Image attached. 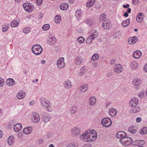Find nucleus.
Instances as JSON below:
<instances>
[{
  "instance_id": "30",
  "label": "nucleus",
  "mask_w": 147,
  "mask_h": 147,
  "mask_svg": "<svg viewBox=\"0 0 147 147\" xmlns=\"http://www.w3.org/2000/svg\"><path fill=\"white\" fill-rule=\"evenodd\" d=\"M90 101L89 102V104L91 106H94L95 105L96 102V100L94 96H92L90 97L89 99Z\"/></svg>"
},
{
  "instance_id": "20",
  "label": "nucleus",
  "mask_w": 147,
  "mask_h": 147,
  "mask_svg": "<svg viewBox=\"0 0 147 147\" xmlns=\"http://www.w3.org/2000/svg\"><path fill=\"white\" fill-rule=\"evenodd\" d=\"M138 40L136 36L131 37L128 40V43L130 44H135Z\"/></svg>"
},
{
  "instance_id": "2",
  "label": "nucleus",
  "mask_w": 147,
  "mask_h": 147,
  "mask_svg": "<svg viewBox=\"0 0 147 147\" xmlns=\"http://www.w3.org/2000/svg\"><path fill=\"white\" fill-rule=\"evenodd\" d=\"M96 133V131L93 130L90 131V130H87L85 132V133L82 134L80 136V139H83L85 138L86 137H87V142H90V141H89V138H92V133Z\"/></svg>"
},
{
  "instance_id": "25",
  "label": "nucleus",
  "mask_w": 147,
  "mask_h": 147,
  "mask_svg": "<svg viewBox=\"0 0 147 147\" xmlns=\"http://www.w3.org/2000/svg\"><path fill=\"white\" fill-rule=\"evenodd\" d=\"M20 22L19 19L13 21L11 23L10 25L12 27H17Z\"/></svg>"
},
{
  "instance_id": "7",
  "label": "nucleus",
  "mask_w": 147,
  "mask_h": 147,
  "mask_svg": "<svg viewBox=\"0 0 147 147\" xmlns=\"http://www.w3.org/2000/svg\"><path fill=\"white\" fill-rule=\"evenodd\" d=\"M64 58L63 57H60L59 59L57 61V65L59 69H61L63 68L65 66L64 62Z\"/></svg>"
},
{
  "instance_id": "42",
  "label": "nucleus",
  "mask_w": 147,
  "mask_h": 147,
  "mask_svg": "<svg viewBox=\"0 0 147 147\" xmlns=\"http://www.w3.org/2000/svg\"><path fill=\"white\" fill-rule=\"evenodd\" d=\"M78 42L80 44L82 43L85 40V38L83 36L79 37L77 40Z\"/></svg>"
},
{
  "instance_id": "19",
  "label": "nucleus",
  "mask_w": 147,
  "mask_h": 147,
  "mask_svg": "<svg viewBox=\"0 0 147 147\" xmlns=\"http://www.w3.org/2000/svg\"><path fill=\"white\" fill-rule=\"evenodd\" d=\"M22 126L20 123H18L16 124L14 126L13 129L16 132H18L20 131L22 129Z\"/></svg>"
},
{
  "instance_id": "31",
  "label": "nucleus",
  "mask_w": 147,
  "mask_h": 147,
  "mask_svg": "<svg viewBox=\"0 0 147 147\" xmlns=\"http://www.w3.org/2000/svg\"><path fill=\"white\" fill-rule=\"evenodd\" d=\"M50 119V115L46 113L44 115V117L43 118V121L45 123H46L49 121Z\"/></svg>"
},
{
  "instance_id": "16",
  "label": "nucleus",
  "mask_w": 147,
  "mask_h": 147,
  "mask_svg": "<svg viewBox=\"0 0 147 147\" xmlns=\"http://www.w3.org/2000/svg\"><path fill=\"white\" fill-rule=\"evenodd\" d=\"M142 55V53L140 51L137 50L134 52L133 54V57L135 59H138L140 58Z\"/></svg>"
},
{
  "instance_id": "26",
  "label": "nucleus",
  "mask_w": 147,
  "mask_h": 147,
  "mask_svg": "<svg viewBox=\"0 0 147 147\" xmlns=\"http://www.w3.org/2000/svg\"><path fill=\"white\" fill-rule=\"evenodd\" d=\"M26 95V92L23 91L20 92L17 95V97L19 99L24 98Z\"/></svg>"
},
{
  "instance_id": "18",
  "label": "nucleus",
  "mask_w": 147,
  "mask_h": 147,
  "mask_svg": "<svg viewBox=\"0 0 147 147\" xmlns=\"http://www.w3.org/2000/svg\"><path fill=\"white\" fill-rule=\"evenodd\" d=\"M144 14L142 13H138L136 17V20L139 22H141L143 21Z\"/></svg>"
},
{
  "instance_id": "58",
  "label": "nucleus",
  "mask_w": 147,
  "mask_h": 147,
  "mask_svg": "<svg viewBox=\"0 0 147 147\" xmlns=\"http://www.w3.org/2000/svg\"><path fill=\"white\" fill-rule=\"evenodd\" d=\"M138 96L140 98H142L144 96V93L142 92H140L138 94Z\"/></svg>"
},
{
  "instance_id": "50",
  "label": "nucleus",
  "mask_w": 147,
  "mask_h": 147,
  "mask_svg": "<svg viewBox=\"0 0 147 147\" xmlns=\"http://www.w3.org/2000/svg\"><path fill=\"white\" fill-rule=\"evenodd\" d=\"M106 14L104 13L102 14L100 17V20L101 21H104L106 18Z\"/></svg>"
},
{
  "instance_id": "37",
  "label": "nucleus",
  "mask_w": 147,
  "mask_h": 147,
  "mask_svg": "<svg viewBox=\"0 0 147 147\" xmlns=\"http://www.w3.org/2000/svg\"><path fill=\"white\" fill-rule=\"evenodd\" d=\"M14 139L13 136L9 137L7 140V143L9 145H12L13 143Z\"/></svg>"
},
{
  "instance_id": "24",
  "label": "nucleus",
  "mask_w": 147,
  "mask_h": 147,
  "mask_svg": "<svg viewBox=\"0 0 147 147\" xmlns=\"http://www.w3.org/2000/svg\"><path fill=\"white\" fill-rule=\"evenodd\" d=\"M109 113L111 116H115L117 113V111L116 109L114 108H111L109 111Z\"/></svg>"
},
{
  "instance_id": "46",
  "label": "nucleus",
  "mask_w": 147,
  "mask_h": 147,
  "mask_svg": "<svg viewBox=\"0 0 147 147\" xmlns=\"http://www.w3.org/2000/svg\"><path fill=\"white\" fill-rule=\"evenodd\" d=\"M30 28L25 27L23 29V31L24 33L27 34L30 32Z\"/></svg>"
},
{
  "instance_id": "51",
  "label": "nucleus",
  "mask_w": 147,
  "mask_h": 147,
  "mask_svg": "<svg viewBox=\"0 0 147 147\" xmlns=\"http://www.w3.org/2000/svg\"><path fill=\"white\" fill-rule=\"evenodd\" d=\"M137 142L138 143V145H142L144 144L145 143L144 141L143 140H137Z\"/></svg>"
},
{
  "instance_id": "35",
  "label": "nucleus",
  "mask_w": 147,
  "mask_h": 147,
  "mask_svg": "<svg viewBox=\"0 0 147 147\" xmlns=\"http://www.w3.org/2000/svg\"><path fill=\"white\" fill-rule=\"evenodd\" d=\"M141 83L140 80L138 78L134 79L133 84L135 86H138Z\"/></svg>"
},
{
  "instance_id": "22",
  "label": "nucleus",
  "mask_w": 147,
  "mask_h": 147,
  "mask_svg": "<svg viewBox=\"0 0 147 147\" xmlns=\"http://www.w3.org/2000/svg\"><path fill=\"white\" fill-rule=\"evenodd\" d=\"M32 130V128L31 127H26L23 129V133L26 134H30Z\"/></svg>"
},
{
  "instance_id": "45",
  "label": "nucleus",
  "mask_w": 147,
  "mask_h": 147,
  "mask_svg": "<svg viewBox=\"0 0 147 147\" xmlns=\"http://www.w3.org/2000/svg\"><path fill=\"white\" fill-rule=\"evenodd\" d=\"M78 146V144L77 143L74 142L72 143L67 146V147H77Z\"/></svg>"
},
{
  "instance_id": "53",
  "label": "nucleus",
  "mask_w": 147,
  "mask_h": 147,
  "mask_svg": "<svg viewBox=\"0 0 147 147\" xmlns=\"http://www.w3.org/2000/svg\"><path fill=\"white\" fill-rule=\"evenodd\" d=\"M4 83V81L3 79L0 78V86H3Z\"/></svg>"
},
{
  "instance_id": "57",
  "label": "nucleus",
  "mask_w": 147,
  "mask_h": 147,
  "mask_svg": "<svg viewBox=\"0 0 147 147\" xmlns=\"http://www.w3.org/2000/svg\"><path fill=\"white\" fill-rule=\"evenodd\" d=\"M43 140L42 139L40 138L38 140V143L39 144H41L43 143Z\"/></svg>"
},
{
  "instance_id": "33",
  "label": "nucleus",
  "mask_w": 147,
  "mask_h": 147,
  "mask_svg": "<svg viewBox=\"0 0 147 147\" xmlns=\"http://www.w3.org/2000/svg\"><path fill=\"white\" fill-rule=\"evenodd\" d=\"M88 88V86L87 84H84L81 86L80 88V89L81 92H85Z\"/></svg>"
},
{
  "instance_id": "11",
  "label": "nucleus",
  "mask_w": 147,
  "mask_h": 147,
  "mask_svg": "<svg viewBox=\"0 0 147 147\" xmlns=\"http://www.w3.org/2000/svg\"><path fill=\"white\" fill-rule=\"evenodd\" d=\"M40 119V117L38 113H33L32 120L34 123H38L39 122Z\"/></svg>"
},
{
  "instance_id": "8",
  "label": "nucleus",
  "mask_w": 147,
  "mask_h": 147,
  "mask_svg": "<svg viewBox=\"0 0 147 147\" xmlns=\"http://www.w3.org/2000/svg\"><path fill=\"white\" fill-rule=\"evenodd\" d=\"M138 99L137 98H133L129 102V103L131 107H136L138 104Z\"/></svg>"
},
{
  "instance_id": "41",
  "label": "nucleus",
  "mask_w": 147,
  "mask_h": 147,
  "mask_svg": "<svg viewBox=\"0 0 147 147\" xmlns=\"http://www.w3.org/2000/svg\"><path fill=\"white\" fill-rule=\"evenodd\" d=\"M61 17L59 15H57L55 18V21L56 23L58 24L60 23L61 20Z\"/></svg>"
},
{
  "instance_id": "23",
  "label": "nucleus",
  "mask_w": 147,
  "mask_h": 147,
  "mask_svg": "<svg viewBox=\"0 0 147 147\" xmlns=\"http://www.w3.org/2000/svg\"><path fill=\"white\" fill-rule=\"evenodd\" d=\"M6 83L7 85L11 86L15 84V82L13 79L12 78H9L7 80Z\"/></svg>"
},
{
  "instance_id": "4",
  "label": "nucleus",
  "mask_w": 147,
  "mask_h": 147,
  "mask_svg": "<svg viewBox=\"0 0 147 147\" xmlns=\"http://www.w3.org/2000/svg\"><path fill=\"white\" fill-rule=\"evenodd\" d=\"M119 141L123 145L126 146L129 144L132 140L130 137L126 136L123 138L120 139Z\"/></svg>"
},
{
  "instance_id": "48",
  "label": "nucleus",
  "mask_w": 147,
  "mask_h": 147,
  "mask_svg": "<svg viewBox=\"0 0 147 147\" xmlns=\"http://www.w3.org/2000/svg\"><path fill=\"white\" fill-rule=\"evenodd\" d=\"M50 26L49 24H45L42 27V29L44 30H48Z\"/></svg>"
},
{
  "instance_id": "56",
  "label": "nucleus",
  "mask_w": 147,
  "mask_h": 147,
  "mask_svg": "<svg viewBox=\"0 0 147 147\" xmlns=\"http://www.w3.org/2000/svg\"><path fill=\"white\" fill-rule=\"evenodd\" d=\"M8 26H6L5 27H3L2 28V30L3 32H5L8 30Z\"/></svg>"
},
{
  "instance_id": "47",
  "label": "nucleus",
  "mask_w": 147,
  "mask_h": 147,
  "mask_svg": "<svg viewBox=\"0 0 147 147\" xmlns=\"http://www.w3.org/2000/svg\"><path fill=\"white\" fill-rule=\"evenodd\" d=\"M99 58V56L97 54H94L92 57L91 59L92 61H96Z\"/></svg>"
},
{
  "instance_id": "32",
  "label": "nucleus",
  "mask_w": 147,
  "mask_h": 147,
  "mask_svg": "<svg viewBox=\"0 0 147 147\" xmlns=\"http://www.w3.org/2000/svg\"><path fill=\"white\" fill-rule=\"evenodd\" d=\"M137 131V129L136 127L131 126L128 129V131L131 133L132 134H134L136 133Z\"/></svg>"
},
{
  "instance_id": "55",
  "label": "nucleus",
  "mask_w": 147,
  "mask_h": 147,
  "mask_svg": "<svg viewBox=\"0 0 147 147\" xmlns=\"http://www.w3.org/2000/svg\"><path fill=\"white\" fill-rule=\"evenodd\" d=\"M14 125V124L12 122H10L8 124V128H10L11 127H13Z\"/></svg>"
},
{
  "instance_id": "63",
  "label": "nucleus",
  "mask_w": 147,
  "mask_h": 147,
  "mask_svg": "<svg viewBox=\"0 0 147 147\" xmlns=\"http://www.w3.org/2000/svg\"><path fill=\"white\" fill-rule=\"evenodd\" d=\"M84 72L81 71L78 73V75L79 76H82L83 74H84Z\"/></svg>"
},
{
  "instance_id": "59",
  "label": "nucleus",
  "mask_w": 147,
  "mask_h": 147,
  "mask_svg": "<svg viewBox=\"0 0 147 147\" xmlns=\"http://www.w3.org/2000/svg\"><path fill=\"white\" fill-rule=\"evenodd\" d=\"M132 143L134 145L137 146L138 145V143L137 142V140L134 141L133 142H132Z\"/></svg>"
},
{
  "instance_id": "54",
  "label": "nucleus",
  "mask_w": 147,
  "mask_h": 147,
  "mask_svg": "<svg viewBox=\"0 0 147 147\" xmlns=\"http://www.w3.org/2000/svg\"><path fill=\"white\" fill-rule=\"evenodd\" d=\"M42 1V0H36V3L38 5L40 6L41 4Z\"/></svg>"
},
{
  "instance_id": "40",
  "label": "nucleus",
  "mask_w": 147,
  "mask_h": 147,
  "mask_svg": "<svg viewBox=\"0 0 147 147\" xmlns=\"http://www.w3.org/2000/svg\"><path fill=\"white\" fill-rule=\"evenodd\" d=\"M95 2V0H89L87 3V6L88 7H92Z\"/></svg>"
},
{
  "instance_id": "38",
  "label": "nucleus",
  "mask_w": 147,
  "mask_h": 147,
  "mask_svg": "<svg viewBox=\"0 0 147 147\" xmlns=\"http://www.w3.org/2000/svg\"><path fill=\"white\" fill-rule=\"evenodd\" d=\"M140 133L142 135L145 134L147 133V128L144 127L140 131Z\"/></svg>"
},
{
  "instance_id": "15",
  "label": "nucleus",
  "mask_w": 147,
  "mask_h": 147,
  "mask_svg": "<svg viewBox=\"0 0 147 147\" xmlns=\"http://www.w3.org/2000/svg\"><path fill=\"white\" fill-rule=\"evenodd\" d=\"M126 136V134L123 131L118 132L116 134V137L118 138L122 139Z\"/></svg>"
},
{
  "instance_id": "64",
  "label": "nucleus",
  "mask_w": 147,
  "mask_h": 147,
  "mask_svg": "<svg viewBox=\"0 0 147 147\" xmlns=\"http://www.w3.org/2000/svg\"><path fill=\"white\" fill-rule=\"evenodd\" d=\"M91 146L90 144H86L84 145L83 147H91Z\"/></svg>"
},
{
  "instance_id": "44",
  "label": "nucleus",
  "mask_w": 147,
  "mask_h": 147,
  "mask_svg": "<svg viewBox=\"0 0 147 147\" xmlns=\"http://www.w3.org/2000/svg\"><path fill=\"white\" fill-rule=\"evenodd\" d=\"M81 14V12L80 10L79 9L77 10L75 14V16L77 19L80 17Z\"/></svg>"
},
{
  "instance_id": "12",
  "label": "nucleus",
  "mask_w": 147,
  "mask_h": 147,
  "mask_svg": "<svg viewBox=\"0 0 147 147\" xmlns=\"http://www.w3.org/2000/svg\"><path fill=\"white\" fill-rule=\"evenodd\" d=\"M83 59L81 56H78L75 59L74 62L76 65H80L83 62Z\"/></svg>"
},
{
  "instance_id": "1",
  "label": "nucleus",
  "mask_w": 147,
  "mask_h": 147,
  "mask_svg": "<svg viewBox=\"0 0 147 147\" xmlns=\"http://www.w3.org/2000/svg\"><path fill=\"white\" fill-rule=\"evenodd\" d=\"M32 53L36 55H40L42 51V47L38 44H36L33 45L32 48Z\"/></svg>"
},
{
  "instance_id": "29",
  "label": "nucleus",
  "mask_w": 147,
  "mask_h": 147,
  "mask_svg": "<svg viewBox=\"0 0 147 147\" xmlns=\"http://www.w3.org/2000/svg\"><path fill=\"white\" fill-rule=\"evenodd\" d=\"M68 7V5L66 3H63L61 4L60 6V9L62 10L66 9Z\"/></svg>"
},
{
  "instance_id": "14",
  "label": "nucleus",
  "mask_w": 147,
  "mask_h": 147,
  "mask_svg": "<svg viewBox=\"0 0 147 147\" xmlns=\"http://www.w3.org/2000/svg\"><path fill=\"white\" fill-rule=\"evenodd\" d=\"M56 39L54 36H50L48 39L47 43L51 45H53L56 42Z\"/></svg>"
},
{
  "instance_id": "3",
  "label": "nucleus",
  "mask_w": 147,
  "mask_h": 147,
  "mask_svg": "<svg viewBox=\"0 0 147 147\" xmlns=\"http://www.w3.org/2000/svg\"><path fill=\"white\" fill-rule=\"evenodd\" d=\"M112 121L109 118L106 117L103 119L101 121L102 125L105 127H108L112 124Z\"/></svg>"
},
{
  "instance_id": "60",
  "label": "nucleus",
  "mask_w": 147,
  "mask_h": 147,
  "mask_svg": "<svg viewBox=\"0 0 147 147\" xmlns=\"http://www.w3.org/2000/svg\"><path fill=\"white\" fill-rule=\"evenodd\" d=\"M141 120V119L140 117H138L136 119V121L137 123H139Z\"/></svg>"
},
{
  "instance_id": "28",
  "label": "nucleus",
  "mask_w": 147,
  "mask_h": 147,
  "mask_svg": "<svg viewBox=\"0 0 147 147\" xmlns=\"http://www.w3.org/2000/svg\"><path fill=\"white\" fill-rule=\"evenodd\" d=\"M131 107L132 108L130 110V113H136L140 111V109L136 106Z\"/></svg>"
},
{
  "instance_id": "5",
  "label": "nucleus",
  "mask_w": 147,
  "mask_h": 147,
  "mask_svg": "<svg viewBox=\"0 0 147 147\" xmlns=\"http://www.w3.org/2000/svg\"><path fill=\"white\" fill-rule=\"evenodd\" d=\"M24 9L26 12H30L34 9V6L30 3H25L23 5Z\"/></svg>"
},
{
  "instance_id": "17",
  "label": "nucleus",
  "mask_w": 147,
  "mask_h": 147,
  "mask_svg": "<svg viewBox=\"0 0 147 147\" xmlns=\"http://www.w3.org/2000/svg\"><path fill=\"white\" fill-rule=\"evenodd\" d=\"M72 86L71 82L68 80L65 81L63 83V86L66 89H69Z\"/></svg>"
},
{
  "instance_id": "39",
  "label": "nucleus",
  "mask_w": 147,
  "mask_h": 147,
  "mask_svg": "<svg viewBox=\"0 0 147 147\" xmlns=\"http://www.w3.org/2000/svg\"><path fill=\"white\" fill-rule=\"evenodd\" d=\"M92 138H89V141H90V142H92L96 140L97 136V133H92Z\"/></svg>"
},
{
  "instance_id": "10",
  "label": "nucleus",
  "mask_w": 147,
  "mask_h": 147,
  "mask_svg": "<svg viewBox=\"0 0 147 147\" xmlns=\"http://www.w3.org/2000/svg\"><path fill=\"white\" fill-rule=\"evenodd\" d=\"M123 66L119 64L115 65L114 68V71L117 73H119L123 71Z\"/></svg>"
},
{
  "instance_id": "62",
  "label": "nucleus",
  "mask_w": 147,
  "mask_h": 147,
  "mask_svg": "<svg viewBox=\"0 0 147 147\" xmlns=\"http://www.w3.org/2000/svg\"><path fill=\"white\" fill-rule=\"evenodd\" d=\"M139 0H132V2L134 4H136L139 2Z\"/></svg>"
},
{
  "instance_id": "27",
  "label": "nucleus",
  "mask_w": 147,
  "mask_h": 147,
  "mask_svg": "<svg viewBox=\"0 0 147 147\" xmlns=\"http://www.w3.org/2000/svg\"><path fill=\"white\" fill-rule=\"evenodd\" d=\"M98 32L97 30H95L94 31V30H92V34L90 36V37H91L92 38V39L94 40L95 38L97 37L98 36Z\"/></svg>"
},
{
  "instance_id": "13",
  "label": "nucleus",
  "mask_w": 147,
  "mask_h": 147,
  "mask_svg": "<svg viewBox=\"0 0 147 147\" xmlns=\"http://www.w3.org/2000/svg\"><path fill=\"white\" fill-rule=\"evenodd\" d=\"M40 101L41 105L43 107H45L48 105H49L50 104V102L45 98H41L40 99Z\"/></svg>"
},
{
  "instance_id": "9",
  "label": "nucleus",
  "mask_w": 147,
  "mask_h": 147,
  "mask_svg": "<svg viewBox=\"0 0 147 147\" xmlns=\"http://www.w3.org/2000/svg\"><path fill=\"white\" fill-rule=\"evenodd\" d=\"M103 27L105 29H109L111 27L110 21L109 20H105L102 24Z\"/></svg>"
},
{
  "instance_id": "43",
  "label": "nucleus",
  "mask_w": 147,
  "mask_h": 147,
  "mask_svg": "<svg viewBox=\"0 0 147 147\" xmlns=\"http://www.w3.org/2000/svg\"><path fill=\"white\" fill-rule=\"evenodd\" d=\"M93 22V20H92L88 19L86 20V23L89 26L92 25Z\"/></svg>"
},
{
  "instance_id": "61",
  "label": "nucleus",
  "mask_w": 147,
  "mask_h": 147,
  "mask_svg": "<svg viewBox=\"0 0 147 147\" xmlns=\"http://www.w3.org/2000/svg\"><path fill=\"white\" fill-rule=\"evenodd\" d=\"M92 66L94 67H96L98 66V63L96 62H94L92 63Z\"/></svg>"
},
{
  "instance_id": "6",
  "label": "nucleus",
  "mask_w": 147,
  "mask_h": 147,
  "mask_svg": "<svg viewBox=\"0 0 147 147\" xmlns=\"http://www.w3.org/2000/svg\"><path fill=\"white\" fill-rule=\"evenodd\" d=\"M81 129L78 127H73L71 130V134L73 136H77L80 134Z\"/></svg>"
},
{
  "instance_id": "36",
  "label": "nucleus",
  "mask_w": 147,
  "mask_h": 147,
  "mask_svg": "<svg viewBox=\"0 0 147 147\" xmlns=\"http://www.w3.org/2000/svg\"><path fill=\"white\" fill-rule=\"evenodd\" d=\"M130 22V19H127L122 22L121 25L123 27H126L129 25Z\"/></svg>"
},
{
  "instance_id": "52",
  "label": "nucleus",
  "mask_w": 147,
  "mask_h": 147,
  "mask_svg": "<svg viewBox=\"0 0 147 147\" xmlns=\"http://www.w3.org/2000/svg\"><path fill=\"white\" fill-rule=\"evenodd\" d=\"M47 108V111L48 112H51L52 111V109L51 106L49 105H48L45 107Z\"/></svg>"
},
{
  "instance_id": "34",
  "label": "nucleus",
  "mask_w": 147,
  "mask_h": 147,
  "mask_svg": "<svg viewBox=\"0 0 147 147\" xmlns=\"http://www.w3.org/2000/svg\"><path fill=\"white\" fill-rule=\"evenodd\" d=\"M77 110V107L76 106H73L71 107L70 112L72 114H74L76 112Z\"/></svg>"
},
{
  "instance_id": "49",
  "label": "nucleus",
  "mask_w": 147,
  "mask_h": 147,
  "mask_svg": "<svg viewBox=\"0 0 147 147\" xmlns=\"http://www.w3.org/2000/svg\"><path fill=\"white\" fill-rule=\"evenodd\" d=\"M93 40L94 39H92V38L91 37H90V36H89L86 39V42L88 44H90Z\"/></svg>"
},
{
  "instance_id": "21",
  "label": "nucleus",
  "mask_w": 147,
  "mask_h": 147,
  "mask_svg": "<svg viewBox=\"0 0 147 147\" xmlns=\"http://www.w3.org/2000/svg\"><path fill=\"white\" fill-rule=\"evenodd\" d=\"M138 66V63L135 61L131 62L130 65V67L132 69H137Z\"/></svg>"
}]
</instances>
